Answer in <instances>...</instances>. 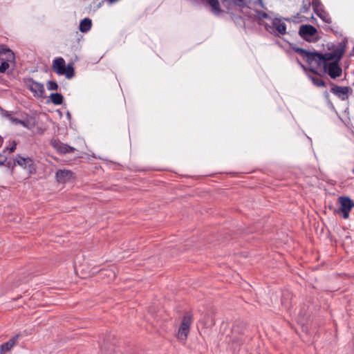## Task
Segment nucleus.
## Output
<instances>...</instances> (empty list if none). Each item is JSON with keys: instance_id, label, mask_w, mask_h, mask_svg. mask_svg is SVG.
<instances>
[{"instance_id": "obj_1", "label": "nucleus", "mask_w": 354, "mask_h": 354, "mask_svg": "<svg viewBox=\"0 0 354 354\" xmlns=\"http://www.w3.org/2000/svg\"><path fill=\"white\" fill-rule=\"evenodd\" d=\"M52 70L58 75H64L66 79L71 80L75 75L74 64L73 62L66 64L63 57H57L53 59Z\"/></svg>"}, {"instance_id": "obj_2", "label": "nucleus", "mask_w": 354, "mask_h": 354, "mask_svg": "<svg viewBox=\"0 0 354 354\" xmlns=\"http://www.w3.org/2000/svg\"><path fill=\"white\" fill-rule=\"evenodd\" d=\"M340 60L336 57L325 59L323 64H321L323 67L324 73L327 74L333 80L340 77L342 74V69L339 64Z\"/></svg>"}, {"instance_id": "obj_3", "label": "nucleus", "mask_w": 354, "mask_h": 354, "mask_svg": "<svg viewBox=\"0 0 354 354\" xmlns=\"http://www.w3.org/2000/svg\"><path fill=\"white\" fill-rule=\"evenodd\" d=\"M339 207L334 209V213L341 215L344 219L349 217L351 209L354 207V201L348 196H341L337 199Z\"/></svg>"}, {"instance_id": "obj_4", "label": "nucleus", "mask_w": 354, "mask_h": 354, "mask_svg": "<svg viewBox=\"0 0 354 354\" xmlns=\"http://www.w3.org/2000/svg\"><path fill=\"white\" fill-rule=\"evenodd\" d=\"M317 29L310 24H303L299 29V35L307 42H316L319 39V37L316 36Z\"/></svg>"}, {"instance_id": "obj_5", "label": "nucleus", "mask_w": 354, "mask_h": 354, "mask_svg": "<svg viewBox=\"0 0 354 354\" xmlns=\"http://www.w3.org/2000/svg\"><path fill=\"white\" fill-rule=\"evenodd\" d=\"M259 25H263L265 29L270 33L279 36V35H285L286 33V25L281 22V19L275 17L272 19V25L267 23L259 22Z\"/></svg>"}, {"instance_id": "obj_6", "label": "nucleus", "mask_w": 354, "mask_h": 354, "mask_svg": "<svg viewBox=\"0 0 354 354\" xmlns=\"http://www.w3.org/2000/svg\"><path fill=\"white\" fill-rule=\"evenodd\" d=\"M328 57L326 53H324L317 50L310 51L309 50H306V52L302 57L305 62L308 64H311L313 62H315L317 66H321V64H323L325 59Z\"/></svg>"}, {"instance_id": "obj_7", "label": "nucleus", "mask_w": 354, "mask_h": 354, "mask_svg": "<svg viewBox=\"0 0 354 354\" xmlns=\"http://www.w3.org/2000/svg\"><path fill=\"white\" fill-rule=\"evenodd\" d=\"M15 159L17 165L24 169H28L30 176L37 174V165L32 158L30 157L24 158L21 154L18 153L15 156Z\"/></svg>"}, {"instance_id": "obj_8", "label": "nucleus", "mask_w": 354, "mask_h": 354, "mask_svg": "<svg viewBox=\"0 0 354 354\" xmlns=\"http://www.w3.org/2000/svg\"><path fill=\"white\" fill-rule=\"evenodd\" d=\"M24 82L27 88L33 93L34 96L45 97L44 84L35 81L32 77L24 78Z\"/></svg>"}, {"instance_id": "obj_9", "label": "nucleus", "mask_w": 354, "mask_h": 354, "mask_svg": "<svg viewBox=\"0 0 354 354\" xmlns=\"http://www.w3.org/2000/svg\"><path fill=\"white\" fill-rule=\"evenodd\" d=\"M192 315L190 313H186L183 317L181 324L178 328V338L180 339H186L189 332L190 325L192 324Z\"/></svg>"}, {"instance_id": "obj_10", "label": "nucleus", "mask_w": 354, "mask_h": 354, "mask_svg": "<svg viewBox=\"0 0 354 354\" xmlns=\"http://www.w3.org/2000/svg\"><path fill=\"white\" fill-rule=\"evenodd\" d=\"M246 323L243 321L236 320L234 322L232 328V333L233 335L232 342L233 343H236L239 345L243 343L244 340L243 339V338L236 337L235 335H243L246 329Z\"/></svg>"}, {"instance_id": "obj_11", "label": "nucleus", "mask_w": 354, "mask_h": 354, "mask_svg": "<svg viewBox=\"0 0 354 354\" xmlns=\"http://www.w3.org/2000/svg\"><path fill=\"white\" fill-rule=\"evenodd\" d=\"M328 84L332 86L330 92L337 95L342 100H346L348 98V95L353 92L350 86H342L335 84L333 82L328 81Z\"/></svg>"}, {"instance_id": "obj_12", "label": "nucleus", "mask_w": 354, "mask_h": 354, "mask_svg": "<svg viewBox=\"0 0 354 354\" xmlns=\"http://www.w3.org/2000/svg\"><path fill=\"white\" fill-rule=\"evenodd\" d=\"M347 43L348 39L346 37H344L343 40L338 44L337 48H335V46L333 45V50L331 52L326 53L328 57L330 58L336 57L337 59H342L346 51Z\"/></svg>"}, {"instance_id": "obj_13", "label": "nucleus", "mask_w": 354, "mask_h": 354, "mask_svg": "<svg viewBox=\"0 0 354 354\" xmlns=\"http://www.w3.org/2000/svg\"><path fill=\"white\" fill-rule=\"evenodd\" d=\"M75 178L74 173L71 170L59 169L55 173V178L59 183L70 182Z\"/></svg>"}, {"instance_id": "obj_14", "label": "nucleus", "mask_w": 354, "mask_h": 354, "mask_svg": "<svg viewBox=\"0 0 354 354\" xmlns=\"http://www.w3.org/2000/svg\"><path fill=\"white\" fill-rule=\"evenodd\" d=\"M20 116L21 118H18L14 117L12 114H11L10 118H8V120H10L14 124H20L24 127L30 129L33 127V125L31 124L30 123V121L28 118V115L27 113H21Z\"/></svg>"}, {"instance_id": "obj_15", "label": "nucleus", "mask_w": 354, "mask_h": 354, "mask_svg": "<svg viewBox=\"0 0 354 354\" xmlns=\"http://www.w3.org/2000/svg\"><path fill=\"white\" fill-rule=\"evenodd\" d=\"M0 55H6V58H1V60L6 61L8 63L13 62L15 64V55L13 51L8 48L7 46L1 44L0 45Z\"/></svg>"}, {"instance_id": "obj_16", "label": "nucleus", "mask_w": 354, "mask_h": 354, "mask_svg": "<svg viewBox=\"0 0 354 354\" xmlns=\"http://www.w3.org/2000/svg\"><path fill=\"white\" fill-rule=\"evenodd\" d=\"M51 146L61 154H66L68 153L67 145L62 142L59 140H51Z\"/></svg>"}, {"instance_id": "obj_17", "label": "nucleus", "mask_w": 354, "mask_h": 354, "mask_svg": "<svg viewBox=\"0 0 354 354\" xmlns=\"http://www.w3.org/2000/svg\"><path fill=\"white\" fill-rule=\"evenodd\" d=\"M311 6V3L310 0H303L302 6L300 9L299 13H297L296 15L294 16L295 19H301L300 21H303L306 20L307 18L304 16H300V13H306L309 11Z\"/></svg>"}, {"instance_id": "obj_18", "label": "nucleus", "mask_w": 354, "mask_h": 354, "mask_svg": "<svg viewBox=\"0 0 354 354\" xmlns=\"http://www.w3.org/2000/svg\"><path fill=\"white\" fill-rule=\"evenodd\" d=\"M19 335H16L12 337L9 341L2 344L0 346V353L1 354H4L6 352L9 351L13 346L15 344L17 339H18Z\"/></svg>"}, {"instance_id": "obj_19", "label": "nucleus", "mask_w": 354, "mask_h": 354, "mask_svg": "<svg viewBox=\"0 0 354 354\" xmlns=\"http://www.w3.org/2000/svg\"><path fill=\"white\" fill-rule=\"evenodd\" d=\"M203 2L205 3L206 5L209 6L211 8L212 11L214 14H219L223 11L221 8L220 3L218 0H201Z\"/></svg>"}, {"instance_id": "obj_20", "label": "nucleus", "mask_w": 354, "mask_h": 354, "mask_svg": "<svg viewBox=\"0 0 354 354\" xmlns=\"http://www.w3.org/2000/svg\"><path fill=\"white\" fill-rule=\"evenodd\" d=\"M50 100L48 102H51L54 105H61L64 101V97L62 93H52L50 96Z\"/></svg>"}, {"instance_id": "obj_21", "label": "nucleus", "mask_w": 354, "mask_h": 354, "mask_svg": "<svg viewBox=\"0 0 354 354\" xmlns=\"http://www.w3.org/2000/svg\"><path fill=\"white\" fill-rule=\"evenodd\" d=\"M91 19L86 17L80 21L79 29L82 32H87L91 28Z\"/></svg>"}, {"instance_id": "obj_22", "label": "nucleus", "mask_w": 354, "mask_h": 354, "mask_svg": "<svg viewBox=\"0 0 354 354\" xmlns=\"http://www.w3.org/2000/svg\"><path fill=\"white\" fill-rule=\"evenodd\" d=\"M100 274L102 277H106L109 281H113L116 277L115 272L112 268L102 269L100 270Z\"/></svg>"}, {"instance_id": "obj_23", "label": "nucleus", "mask_w": 354, "mask_h": 354, "mask_svg": "<svg viewBox=\"0 0 354 354\" xmlns=\"http://www.w3.org/2000/svg\"><path fill=\"white\" fill-rule=\"evenodd\" d=\"M308 77L315 86L318 87H325L326 86V82L322 79L311 75H309Z\"/></svg>"}, {"instance_id": "obj_24", "label": "nucleus", "mask_w": 354, "mask_h": 354, "mask_svg": "<svg viewBox=\"0 0 354 354\" xmlns=\"http://www.w3.org/2000/svg\"><path fill=\"white\" fill-rule=\"evenodd\" d=\"M288 44L293 51L299 54L301 57L304 56L306 49L299 47L293 43L288 42Z\"/></svg>"}, {"instance_id": "obj_25", "label": "nucleus", "mask_w": 354, "mask_h": 354, "mask_svg": "<svg viewBox=\"0 0 354 354\" xmlns=\"http://www.w3.org/2000/svg\"><path fill=\"white\" fill-rule=\"evenodd\" d=\"M256 13H257V15L259 23V22L265 23L264 21H262L263 19H270V20L272 19L269 16V15L268 13H266V12H264V11L256 10Z\"/></svg>"}, {"instance_id": "obj_26", "label": "nucleus", "mask_w": 354, "mask_h": 354, "mask_svg": "<svg viewBox=\"0 0 354 354\" xmlns=\"http://www.w3.org/2000/svg\"><path fill=\"white\" fill-rule=\"evenodd\" d=\"M46 87L49 91H57L59 88V85L55 80H48L46 82Z\"/></svg>"}, {"instance_id": "obj_27", "label": "nucleus", "mask_w": 354, "mask_h": 354, "mask_svg": "<svg viewBox=\"0 0 354 354\" xmlns=\"http://www.w3.org/2000/svg\"><path fill=\"white\" fill-rule=\"evenodd\" d=\"M312 6H313V11L319 17V18H322V16H320L319 15V9L318 8L319 6H322V3L320 1V0H312V3H311Z\"/></svg>"}, {"instance_id": "obj_28", "label": "nucleus", "mask_w": 354, "mask_h": 354, "mask_svg": "<svg viewBox=\"0 0 354 354\" xmlns=\"http://www.w3.org/2000/svg\"><path fill=\"white\" fill-rule=\"evenodd\" d=\"M17 146V142L16 140H12L11 142V145L9 147H6L3 150V152L8 151L9 153H12L15 151Z\"/></svg>"}, {"instance_id": "obj_29", "label": "nucleus", "mask_w": 354, "mask_h": 354, "mask_svg": "<svg viewBox=\"0 0 354 354\" xmlns=\"http://www.w3.org/2000/svg\"><path fill=\"white\" fill-rule=\"evenodd\" d=\"M319 15L322 16V18H320L322 20H323L324 22L327 24L332 23L331 18L328 16V14L325 12L324 10H322L321 11L319 10Z\"/></svg>"}, {"instance_id": "obj_30", "label": "nucleus", "mask_w": 354, "mask_h": 354, "mask_svg": "<svg viewBox=\"0 0 354 354\" xmlns=\"http://www.w3.org/2000/svg\"><path fill=\"white\" fill-rule=\"evenodd\" d=\"M10 64L6 61L1 60V63L0 65V73H4L9 68Z\"/></svg>"}, {"instance_id": "obj_31", "label": "nucleus", "mask_w": 354, "mask_h": 354, "mask_svg": "<svg viewBox=\"0 0 354 354\" xmlns=\"http://www.w3.org/2000/svg\"><path fill=\"white\" fill-rule=\"evenodd\" d=\"M301 68L304 71H309L310 73H312L314 75H319V73H318L317 70L313 67H309L308 68L307 66H306L304 64H301L300 65Z\"/></svg>"}, {"instance_id": "obj_32", "label": "nucleus", "mask_w": 354, "mask_h": 354, "mask_svg": "<svg viewBox=\"0 0 354 354\" xmlns=\"http://www.w3.org/2000/svg\"><path fill=\"white\" fill-rule=\"evenodd\" d=\"M17 165V163L16 162V159L15 158L13 162L8 161V160H7L6 165H4L3 166H6L8 169H10L12 172H13V170Z\"/></svg>"}, {"instance_id": "obj_33", "label": "nucleus", "mask_w": 354, "mask_h": 354, "mask_svg": "<svg viewBox=\"0 0 354 354\" xmlns=\"http://www.w3.org/2000/svg\"><path fill=\"white\" fill-rule=\"evenodd\" d=\"M324 97L326 98V101H327V104H328V105L330 108L334 109V106H333V104L332 102H331V101H330V97H329V93H328V92L327 91H325L324 92Z\"/></svg>"}, {"instance_id": "obj_34", "label": "nucleus", "mask_w": 354, "mask_h": 354, "mask_svg": "<svg viewBox=\"0 0 354 354\" xmlns=\"http://www.w3.org/2000/svg\"><path fill=\"white\" fill-rule=\"evenodd\" d=\"M8 157L4 155L3 152L0 153V166L6 165Z\"/></svg>"}, {"instance_id": "obj_35", "label": "nucleus", "mask_w": 354, "mask_h": 354, "mask_svg": "<svg viewBox=\"0 0 354 354\" xmlns=\"http://www.w3.org/2000/svg\"><path fill=\"white\" fill-rule=\"evenodd\" d=\"M235 5L239 6L240 7H245L246 6V3L245 2V0H233Z\"/></svg>"}, {"instance_id": "obj_36", "label": "nucleus", "mask_w": 354, "mask_h": 354, "mask_svg": "<svg viewBox=\"0 0 354 354\" xmlns=\"http://www.w3.org/2000/svg\"><path fill=\"white\" fill-rule=\"evenodd\" d=\"M0 112H1V115L3 117H5V118H6L8 119V118H10V116L12 114L10 112H9L8 111L5 110L4 109H1V111Z\"/></svg>"}, {"instance_id": "obj_37", "label": "nucleus", "mask_w": 354, "mask_h": 354, "mask_svg": "<svg viewBox=\"0 0 354 354\" xmlns=\"http://www.w3.org/2000/svg\"><path fill=\"white\" fill-rule=\"evenodd\" d=\"M255 3L256 5H257V4H258V5H259L261 7H262V8H265V7H264V3H263V0H257V1H255V3Z\"/></svg>"}, {"instance_id": "obj_38", "label": "nucleus", "mask_w": 354, "mask_h": 354, "mask_svg": "<svg viewBox=\"0 0 354 354\" xmlns=\"http://www.w3.org/2000/svg\"><path fill=\"white\" fill-rule=\"evenodd\" d=\"M67 151H68V153H72L75 151V149L74 147H71L67 145Z\"/></svg>"}, {"instance_id": "obj_39", "label": "nucleus", "mask_w": 354, "mask_h": 354, "mask_svg": "<svg viewBox=\"0 0 354 354\" xmlns=\"http://www.w3.org/2000/svg\"><path fill=\"white\" fill-rule=\"evenodd\" d=\"M310 21L313 23V24H317V19L313 16L312 15L310 18Z\"/></svg>"}, {"instance_id": "obj_40", "label": "nucleus", "mask_w": 354, "mask_h": 354, "mask_svg": "<svg viewBox=\"0 0 354 354\" xmlns=\"http://www.w3.org/2000/svg\"><path fill=\"white\" fill-rule=\"evenodd\" d=\"M323 28H324V29L325 30H326V31L332 30V27H331V26H324V27H323Z\"/></svg>"}, {"instance_id": "obj_41", "label": "nucleus", "mask_w": 354, "mask_h": 354, "mask_svg": "<svg viewBox=\"0 0 354 354\" xmlns=\"http://www.w3.org/2000/svg\"><path fill=\"white\" fill-rule=\"evenodd\" d=\"M283 20L286 21H288V22H290L292 21H295V20H293L292 18H288V17H285L283 18Z\"/></svg>"}, {"instance_id": "obj_42", "label": "nucleus", "mask_w": 354, "mask_h": 354, "mask_svg": "<svg viewBox=\"0 0 354 354\" xmlns=\"http://www.w3.org/2000/svg\"><path fill=\"white\" fill-rule=\"evenodd\" d=\"M3 142V138L0 136V148L1 147Z\"/></svg>"}, {"instance_id": "obj_43", "label": "nucleus", "mask_w": 354, "mask_h": 354, "mask_svg": "<svg viewBox=\"0 0 354 354\" xmlns=\"http://www.w3.org/2000/svg\"><path fill=\"white\" fill-rule=\"evenodd\" d=\"M333 34H335V35H338V36H342V35L339 32H338L337 30L336 31H333Z\"/></svg>"}, {"instance_id": "obj_44", "label": "nucleus", "mask_w": 354, "mask_h": 354, "mask_svg": "<svg viewBox=\"0 0 354 354\" xmlns=\"http://www.w3.org/2000/svg\"><path fill=\"white\" fill-rule=\"evenodd\" d=\"M296 62L299 66L302 64L301 62L297 57L296 58Z\"/></svg>"}, {"instance_id": "obj_45", "label": "nucleus", "mask_w": 354, "mask_h": 354, "mask_svg": "<svg viewBox=\"0 0 354 354\" xmlns=\"http://www.w3.org/2000/svg\"><path fill=\"white\" fill-rule=\"evenodd\" d=\"M66 116L68 119H71V113L69 111H67L66 113Z\"/></svg>"}, {"instance_id": "obj_46", "label": "nucleus", "mask_w": 354, "mask_h": 354, "mask_svg": "<svg viewBox=\"0 0 354 354\" xmlns=\"http://www.w3.org/2000/svg\"><path fill=\"white\" fill-rule=\"evenodd\" d=\"M28 279H23L21 280V283H26V282H28Z\"/></svg>"}, {"instance_id": "obj_47", "label": "nucleus", "mask_w": 354, "mask_h": 354, "mask_svg": "<svg viewBox=\"0 0 354 354\" xmlns=\"http://www.w3.org/2000/svg\"><path fill=\"white\" fill-rule=\"evenodd\" d=\"M330 31H331V32L333 33V31H335V29H333V28H332V30H330Z\"/></svg>"}, {"instance_id": "obj_48", "label": "nucleus", "mask_w": 354, "mask_h": 354, "mask_svg": "<svg viewBox=\"0 0 354 354\" xmlns=\"http://www.w3.org/2000/svg\"><path fill=\"white\" fill-rule=\"evenodd\" d=\"M223 3H224L225 1H228V0H223Z\"/></svg>"}]
</instances>
